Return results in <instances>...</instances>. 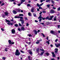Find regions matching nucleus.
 Returning a JSON list of instances; mask_svg holds the SVG:
<instances>
[{
  "label": "nucleus",
  "mask_w": 60,
  "mask_h": 60,
  "mask_svg": "<svg viewBox=\"0 0 60 60\" xmlns=\"http://www.w3.org/2000/svg\"><path fill=\"white\" fill-rule=\"evenodd\" d=\"M15 55L16 56H19L20 54V52H19V51L18 49H16V51L15 52Z\"/></svg>",
  "instance_id": "1"
},
{
  "label": "nucleus",
  "mask_w": 60,
  "mask_h": 60,
  "mask_svg": "<svg viewBox=\"0 0 60 60\" xmlns=\"http://www.w3.org/2000/svg\"><path fill=\"white\" fill-rule=\"evenodd\" d=\"M53 17H54V16L52 15L51 16L50 18L48 16L45 18V19H48V20H51L52 19V18Z\"/></svg>",
  "instance_id": "2"
},
{
  "label": "nucleus",
  "mask_w": 60,
  "mask_h": 60,
  "mask_svg": "<svg viewBox=\"0 0 60 60\" xmlns=\"http://www.w3.org/2000/svg\"><path fill=\"white\" fill-rule=\"evenodd\" d=\"M26 1V0H21V2L20 3V4H17V5L18 6H20V5H21V4H22L23 3V2H25Z\"/></svg>",
  "instance_id": "3"
},
{
  "label": "nucleus",
  "mask_w": 60,
  "mask_h": 60,
  "mask_svg": "<svg viewBox=\"0 0 60 60\" xmlns=\"http://www.w3.org/2000/svg\"><path fill=\"white\" fill-rule=\"evenodd\" d=\"M8 42L9 43V44H14V42H11V40H9L8 41Z\"/></svg>",
  "instance_id": "4"
},
{
  "label": "nucleus",
  "mask_w": 60,
  "mask_h": 60,
  "mask_svg": "<svg viewBox=\"0 0 60 60\" xmlns=\"http://www.w3.org/2000/svg\"><path fill=\"white\" fill-rule=\"evenodd\" d=\"M11 33L13 34H15L16 33L15 30L14 29H13L11 30Z\"/></svg>",
  "instance_id": "5"
},
{
  "label": "nucleus",
  "mask_w": 60,
  "mask_h": 60,
  "mask_svg": "<svg viewBox=\"0 0 60 60\" xmlns=\"http://www.w3.org/2000/svg\"><path fill=\"white\" fill-rule=\"evenodd\" d=\"M28 52L29 53H30V55L33 54V53H32V50H28Z\"/></svg>",
  "instance_id": "6"
},
{
  "label": "nucleus",
  "mask_w": 60,
  "mask_h": 60,
  "mask_svg": "<svg viewBox=\"0 0 60 60\" xmlns=\"http://www.w3.org/2000/svg\"><path fill=\"white\" fill-rule=\"evenodd\" d=\"M37 41L36 42V43L37 44H39L40 43V41H42L41 39L40 40H37Z\"/></svg>",
  "instance_id": "7"
},
{
  "label": "nucleus",
  "mask_w": 60,
  "mask_h": 60,
  "mask_svg": "<svg viewBox=\"0 0 60 60\" xmlns=\"http://www.w3.org/2000/svg\"><path fill=\"white\" fill-rule=\"evenodd\" d=\"M34 7H33L31 10V11L32 12H34Z\"/></svg>",
  "instance_id": "8"
},
{
  "label": "nucleus",
  "mask_w": 60,
  "mask_h": 60,
  "mask_svg": "<svg viewBox=\"0 0 60 60\" xmlns=\"http://www.w3.org/2000/svg\"><path fill=\"white\" fill-rule=\"evenodd\" d=\"M20 21H21V24L22 25H23V24H24V20H23L22 19H20Z\"/></svg>",
  "instance_id": "9"
},
{
  "label": "nucleus",
  "mask_w": 60,
  "mask_h": 60,
  "mask_svg": "<svg viewBox=\"0 0 60 60\" xmlns=\"http://www.w3.org/2000/svg\"><path fill=\"white\" fill-rule=\"evenodd\" d=\"M50 33L52 34L55 35V34H56V32L54 31H53L52 30H51L50 32Z\"/></svg>",
  "instance_id": "10"
},
{
  "label": "nucleus",
  "mask_w": 60,
  "mask_h": 60,
  "mask_svg": "<svg viewBox=\"0 0 60 60\" xmlns=\"http://www.w3.org/2000/svg\"><path fill=\"white\" fill-rule=\"evenodd\" d=\"M50 13H55V11L54 10L52 9L50 11Z\"/></svg>",
  "instance_id": "11"
},
{
  "label": "nucleus",
  "mask_w": 60,
  "mask_h": 60,
  "mask_svg": "<svg viewBox=\"0 0 60 60\" xmlns=\"http://www.w3.org/2000/svg\"><path fill=\"white\" fill-rule=\"evenodd\" d=\"M7 24L8 25H11V26H12L13 25V23H10V22H8L7 23Z\"/></svg>",
  "instance_id": "12"
},
{
  "label": "nucleus",
  "mask_w": 60,
  "mask_h": 60,
  "mask_svg": "<svg viewBox=\"0 0 60 60\" xmlns=\"http://www.w3.org/2000/svg\"><path fill=\"white\" fill-rule=\"evenodd\" d=\"M34 33H35V34H36H36H37V31H36V30H34Z\"/></svg>",
  "instance_id": "13"
},
{
  "label": "nucleus",
  "mask_w": 60,
  "mask_h": 60,
  "mask_svg": "<svg viewBox=\"0 0 60 60\" xmlns=\"http://www.w3.org/2000/svg\"><path fill=\"white\" fill-rule=\"evenodd\" d=\"M13 13H14V14H17V12L15 10H13Z\"/></svg>",
  "instance_id": "14"
},
{
  "label": "nucleus",
  "mask_w": 60,
  "mask_h": 60,
  "mask_svg": "<svg viewBox=\"0 0 60 60\" xmlns=\"http://www.w3.org/2000/svg\"><path fill=\"white\" fill-rule=\"evenodd\" d=\"M5 16H7L8 15V12H5Z\"/></svg>",
  "instance_id": "15"
},
{
  "label": "nucleus",
  "mask_w": 60,
  "mask_h": 60,
  "mask_svg": "<svg viewBox=\"0 0 60 60\" xmlns=\"http://www.w3.org/2000/svg\"><path fill=\"white\" fill-rule=\"evenodd\" d=\"M53 20L54 21H56V16L54 17V18L53 19Z\"/></svg>",
  "instance_id": "16"
},
{
  "label": "nucleus",
  "mask_w": 60,
  "mask_h": 60,
  "mask_svg": "<svg viewBox=\"0 0 60 60\" xmlns=\"http://www.w3.org/2000/svg\"><path fill=\"white\" fill-rule=\"evenodd\" d=\"M52 56L53 57H55V56L56 55H55V54L54 53L52 52Z\"/></svg>",
  "instance_id": "17"
},
{
  "label": "nucleus",
  "mask_w": 60,
  "mask_h": 60,
  "mask_svg": "<svg viewBox=\"0 0 60 60\" xmlns=\"http://www.w3.org/2000/svg\"><path fill=\"white\" fill-rule=\"evenodd\" d=\"M44 53V52H42L40 54V56H42Z\"/></svg>",
  "instance_id": "18"
},
{
  "label": "nucleus",
  "mask_w": 60,
  "mask_h": 60,
  "mask_svg": "<svg viewBox=\"0 0 60 60\" xmlns=\"http://www.w3.org/2000/svg\"><path fill=\"white\" fill-rule=\"evenodd\" d=\"M1 16L2 17H3V18H5V15L4 14H2L1 15Z\"/></svg>",
  "instance_id": "19"
},
{
  "label": "nucleus",
  "mask_w": 60,
  "mask_h": 60,
  "mask_svg": "<svg viewBox=\"0 0 60 60\" xmlns=\"http://www.w3.org/2000/svg\"><path fill=\"white\" fill-rule=\"evenodd\" d=\"M41 18H42V17H41V15H39V17L38 18V19H41Z\"/></svg>",
  "instance_id": "20"
},
{
  "label": "nucleus",
  "mask_w": 60,
  "mask_h": 60,
  "mask_svg": "<svg viewBox=\"0 0 60 60\" xmlns=\"http://www.w3.org/2000/svg\"><path fill=\"white\" fill-rule=\"evenodd\" d=\"M5 22L6 23L7 22H10V21L9 20H7V19H5Z\"/></svg>",
  "instance_id": "21"
},
{
  "label": "nucleus",
  "mask_w": 60,
  "mask_h": 60,
  "mask_svg": "<svg viewBox=\"0 0 60 60\" xmlns=\"http://www.w3.org/2000/svg\"><path fill=\"white\" fill-rule=\"evenodd\" d=\"M28 15L29 16H32V14L30 12H29L28 13Z\"/></svg>",
  "instance_id": "22"
},
{
  "label": "nucleus",
  "mask_w": 60,
  "mask_h": 60,
  "mask_svg": "<svg viewBox=\"0 0 60 60\" xmlns=\"http://www.w3.org/2000/svg\"><path fill=\"white\" fill-rule=\"evenodd\" d=\"M39 48H37L36 49V51L37 53H38L39 52Z\"/></svg>",
  "instance_id": "23"
},
{
  "label": "nucleus",
  "mask_w": 60,
  "mask_h": 60,
  "mask_svg": "<svg viewBox=\"0 0 60 60\" xmlns=\"http://www.w3.org/2000/svg\"><path fill=\"white\" fill-rule=\"evenodd\" d=\"M21 29L22 30V31H24L25 30V28L22 27L21 28Z\"/></svg>",
  "instance_id": "24"
},
{
  "label": "nucleus",
  "mask_w": 60,
  "mask_h": 60,
  "mask_svg": "<svg viewBox=\"0 0 60 60\" xmlns=\"http://www.w3.org/2000/svg\"><path fill=\"white\" fill-rule=\"evenodd\" d=\"M15 26V27H18V24H15L14 25Z\"/></svg>",
  "instance_id": "25"
},
{
  "label": "nucleus",
  "mask_w": 60,
  "mask_h": 60,
  "mask_svg": "<svg viewBox=\"0 0 60 60\" xmlns=\"http://www.w3.org/2000/svg\"><path fill=\"white\" fill-rule=\"evenodd\" d=\"M9 2H14V0H8Z\"/></svg>",
  "instance_id": "26"
},
{
  "label": "nucleus",
  "mask_w": 60,
  "mask_h": 60,
  "mask_svg": "<svg viewBox=\"0 0 60 60\" xmlns=\"http://www.w3.org/2000/svg\"><path fill=\"white\" fill-rule=\"evenodd\" d=\"M27 36H29V37H31V36H32V35H31L30 34H28L27 35Z\"/></svg>",
  "instance_id": "27"
},
{
  "label": "nucleus",
  "mask_w": 60,
  "mask_h": 60,
  "mask_svg": "<svg viewBox=\"0 0 60 60\" xmlns=\"http://www.w3.org/2000/svg\"><path fill=\"white\" fill-rule=\"evenodd\" d=\"M19 16H23L24 15L23 14H19Z\"/></svg>",
  "instance_id": "28"
},
{
  "label": "nucleus",
  "mask_w": 60,
  "mask_h": 60,
  "mask_svg": "<svg viewBox=\"0 0 60 60\" xmlns=\"http://www.w3.org/2000/svg\"><path fill=\"white\" fill-rule=\"evenodd\" d=\"M5 51L7 52V51H8V49H7V48H6L5 49Z\"/></svg>",
  "instance_id": "29"
},
{
  "label": "nucleus",
  "mask_w": 60,
  "mask_h": 60,
  "mask_svg": "<svg viewBox=\"0 0 60 60\" xmlns=\"http://www.w3.org/2000/svg\"><path fill=\"white\" fill-rule=\"evenodd\" d=\"M20 51L21 52V53H25V52L22 50H20Z\"/></svg>",
  "instance_id": "30"
},
{
  "label": "nucleus",
  "mask_w": 60,
  "mask_h": 60,
  "mask_svg": "<svg viewBox=\"0 0 60 60\" xmlns=\"http://www.w3.org/2000/svg\"><path fill=\"white\" fill-rule=\"evenodd\" d=\"M50 4H48L47 5V6L48 7V8H49V7H50Z\"/></svg>",
  "instance_id": "31"
},
{
  "label": "nucleus",
  "mask_w": 60,
  "mask_h": 60,
  "mask_svg": "<svg viewBox=\"0 0 60 60\" xmlns=\"http://www.w3.org/2000/svg\"><path fill=\"white\" fill-rule=\"evenodd\" d=\"M26 26H29V24H28V23H26Z\"/></svg>",
  "instance_id": "32"
},
{
  "label": "nucleus",
  "mask_w": 60,
  "mask_h": 60,
  "mask_svg": "<svg viewBox=\"0 0 60 60\" xmlns=\"http://www.w3.org/2000/svg\"><path fill=\"white\" fill-rule=\"evenodd\" d=\"M27 6L28 7H31V5H30L29 4H27Z\"/></svg>",
  "instance_id": "33"
},
{
  "label": "nucleus",
  "mask_w": 60,
  "mask_h": 60,
  "mask_svg": "<svg viewBox=\"0 0 60 60\" xmlns=\"http://www.w3.org/2000/svg\"><path fill=\"white\" fill-rule=\"evenodd\" d=\"M41 34L42 35H43V37H45V35H44V34H43L42 33H41Z\"/></svg>",
  "instance_id": "34"
},
{
  "label": "nucleus",
  "mask_w": 60,
  "mask_h": 60,
  "mask_svg": "<svg viewBox=\"0 0 60 60\" xmlns=\"http://www.w3.org/2000/svg\"><path fill=\"white\" fill-rule=\"evenodd\" d=\"M43 13H46V11L45 10H44L42 11Z\"/></svg>",
  "instance_id": "35"
},
{
  "label": "nucleus",
  "mask_w": 60,
  "mask_h": 60,
  "mask_svg": "<svg viewBox=\"0 0 60 60\" xmlns=\"http://www.w3.org/2000/svg\"><path fill=\"white\" fill-rule=\"evenodd\" d=\"M45 54L47 56H49V54L48 52H46Z\"/></svg>",
  "instance_id": "36"
},
{
  "label": "nucleus",
  "mask_w": 60,
  "mask_h": 60,
  "mask_svg": "<svg viewBox=\"0 0 60 60\" xmlns=\"http://www.w3.org/2000/svg\"><path fill=\"white\" fill-rule=\"evenodd\" d=\"M46 43H47V44L49 45V41H47Z\"/></svg>",
  "instance_id": "37"
},
{
  "label": "nucleus",
  "mask_w": 60,
  "mask_h": 60,
  "mask_svg": "<svg viewBox=\"0 0 60 60\" xmlns=\"http://www.w3.org/2000/svg\"><path fill=\"white\" fill-rule=\"evenodd\" d=\"M37 5L38 7H39V6H40V5H39V4L38 3H37Z\"/></svg>",
  "instance_id": "38"
},
{
  "label": "nucleus",
  "mask_w": 60,
  "mask_h": 60,
  "mask_svg": "<svg viewBox=\"0 0 60 60\" xmlns=\"http://www.w3.org/2000/svg\"><path fill=\"white\" fill-rule=\"evenodd\" d=\"M50 1V0H47L46 1V2H49Z\"/></svg>",
  "instance_id": "39"
},
{
  "label": "nucleus",
  "mask_w": 60,
  "mask_h": 60,
  "mask_svg": "<svg viewBox=\"0 0 60 60\" xmlns=\"http://www.w3.org/2000/svg\"><path fill=\"white\" fill-rule=\"evenodd\" d=\"M43 3H41V4L40 5V6H42V5H43Z\"/></svg>",
  "instance_id": "40"
},
{
  "label": "nucleus",
  "mask_w": 60,
  "mask_h": 60,
  "mask_svg": "<svg viewBox=\"0 0 60 60\" xmlns=\"http://www.w3.org/2000/svg\"><path fill=\"white\" fill-rule=\"evenodd\" d=\"M2 59H3V60H5L6 59V58L5 57H3L2 58Z\"/></svg>",
  "instance_id": "41"
},
{
  "label": "nucleus",
  "mask_w": 60,
  "mask_h": 60,
  "mask_svg": "<svg viewBox=\"0 0 60 60\" xmlns=\"http://www.w3.org/2000/svg\"><path fill=\"white\" fill-rule=\"evenodd\" d=\"M1 30L2 31H4V29L3 28H1Z\"/></svg>",
  "instance_id": "42"
},
{
  "label": "nucleus",
  "mask_w": 60,
  "mask_h": 60,
  "mask_svg": "<svg viewBox=\"0 0 60 60\" xmlns=\"http://www.w3.org/2000/svg\"><path fill=\"white\" fill-rule=\"evenodd\" d=\"M24 19H25V20H27V19H27V17H25L24 18Z\"/></svg>",
  "instance_id": "43"
},
{
  "label": "nucleus",
  "mask_w": 60,
  "mask_h": 60,
  "mask_svg": "<svg viewBox=\"0 0 60 60\" xmlns=\"http://www.w3.org/2000/svg\"><path fill=\"white\" fill-rule=\"evenodd\" d=\"M52 3L53 4H54V3H55V2H54V1H53L52 0Z\"/></svg>",
  "instance_id": "44"
},
{
  "label": "nucleus",
  "mask_w": 60,
  "mask_h": 60,
  "mask_svg": "<svg viewBox=\"0 0 60 60\" xmlns=\"http://www.w3.org/2000/svg\"><path fill=\"white\" fill-rule=\"evenodd\" d=\"M18 30L19 31H21V29H20V28L18 29Z\"/></svg>",
  "instance_id": "45"
},
{
  "label": "nucleus",
  "mask_w": 60,
  "mask_h": 60,
  "mask_svg": "<svg viewBox=\"0 0 60 60\" xmlns=\"http://www.w3.org/2000/svg\"><path fill=\"white\" fill-rule=\"evenodd\" d=\"M39 9H42V8L41 7L39 6Z\"/></svg>",
  "instance_id": "46"
},
{
  "label": "nucleus",
  "mask_w": 60,
  "mask_h": 60,
  "mask_svg": "<svg viewBox=\"0 0 60 60\" xmlns=\"http://www.w3.org/2000/svg\"><path fill=\"white\" fill-rule=\"evenodd\" d=\"M52 8H53V9H54V10H55V9H56V8H55V7H52Z\"/></svg>",
  "instance_id": "47"
},
{
  "label": "nucleus",
  "mask_w": 60,
  "mask_h": 60,
  "mask_svg": "<svg viewBox=\"0 0 60 60\" xmlns=\"http://www.w3.org/2000/svg\"><path fill=\"white\" fill-rule=\"evenodd\" d=\"M58 41V39H56L55 40V42H56L57 41Z\"/></svg>",
  "instance_id": "48"
},
{
  "label": "nucleus",
  "mask_w": 60,
  "mask_h": 60,
  "mask_svg": "<svg viewBox=\"0 0 60 60\" xmlns=\"http://www.w3.org/2000/svg\"><path fill=\"white\" fill-rule=\"evenodd\" d=\"M55 51H58V49L57 48H55Z\"/></svg>",
  "instance_id": "49"
},
{
  "label": "nucleus",
  "mask_w": 60,
  "mask_h": 60,
  "mask_svg": "<svg viewBox=\"0 0 60 60\" xmlns=\"http://www.w3.org/2000/svg\"><path fill=\"white\" fill-rule=\"evenodd\" d=\"M20 18L21 19H23V17H20Z\"/></svg>",
  "instance_id": "50"
},
{
  "label": "nucleus",
  "mask_w": 60,
  "mask_h": 60,
  "mask_svg": "<svg viewBox=\"0 0 60 60\" xmlns=\"http://www.w3.org/2000/svg\"><path fill=\"white\" fill-rule=\"evenodd\" d=\"M40 51H44V50L43 49H40Z\"/></svg>",
  "instance_id": "51"
},
{
  "label": "nucleus",
  "mask_w": 60,
  "mask_h": 60,
  "mask_svg": "<svg viewBox=\"0 0 60 60\" xmlns=\"http://www.w3.org/2000/svg\"><path fill=\"white\" fill-rule=\"evenodd\" d=\"M42 20H44L45 19H46L45 18H43V17H42Z\"/></svg>",
  "instance_id": "52"
},
{
  "label": "nucleus",
  "mask_w": 60,
  "mask_h": 60,
  "mask_svg": "<svg viewBox=\"0 0 60 60\" xmlns=\"http://www.w3.org/2000/svg\"><path fill=\"white\" fill-rule=\"evenodd\" d=\"M42 20V19L40 18V19L39 20V21H41Z\"/></svg>",
  "instance_id": "53"
},
{
  "label": "nucleus",
  "mask_w": 60,
  "mask_h": 60,
  "mask_svg": "<svg viewBox=\"0 0 60 60\" xmlns=\"http://www.w3.org/2000/svg\"><path fill=\"white\" fill-rule=\"evenodd\" d=\"M41 13H42V12H40V13H39V14L40 15H41Z\"/></svg>",
  "instance_id": "54"
},
{
  "label": "nucleus",
  "mask_w": 60,
  "mask_h": 60,
  "mask_svg": "<svg viewBox=\"0 0 60 60\" xmlns=\"http://www.w3.org/2000/svg\"><path fill=\"white\" fill-rule=\"evenodd\" d=\"M34 17H36V14H34Z\"/></svg>",
  "instance_id": "55"
},
{
  "label": "nucleus",
  "mask_w": 60,
  "mask_h": 60,
  "mask_svg": "<svg viewBox=\"0 0 60 60\" xmlns=\"http://www.w3.org/2000/svg\"><path fill=\"white\" fill-rule=\"evenodd\" d=\"M40 24H42V25H44V23H40Z\"/></svg>",
  "instance_id": "56"
},
{
  "label": "nucleus",
  "mask_w": 60,
  "mask_h": 60,
  "mask_svg": "<svg viewBox=\"0 0 60 60\" xmlns=\"http://www.w3.org/2000/svg\"><path fill=\"white\" fill-rule=\"evenodd\" d=\"M4 5V4L3 3L1 5V6H3V5Z\"/></svg>",
  "instance_id": "57"
},
{
  "label": "nucleus",
  "mask_w": 60,
  "mask_h": 60,
  "mask_svg": "<svg viewBox=\"0 0 60 60\" xmlns=\"http://www.w3.org/2000/svg\"><path fill=\"white\" fill-rule=\"evenodd\" d=\"M19 26H21V25L20 23H19Z\"/></svg>",
  "instance_id": "58"
},
{
  "label": "nucleus",
  "mask_w": 60,
  "mask_h": 60,
  "mask_svg": "<svg viewBox=\"0 0 60 60\" xmlns=\"http://www.w3.org/2000/svg\"><path fill=\"white\" fill-rule=\"evenodd\" d=\"M55 52L56 53H57L58 52V51H55Z\"/></svg>",
  "instance_id": "59"
},
{
  "label": "nucleus",
  "mask_w": 60,
  "mask_h": 60,
  "mask_svg": "<svg viewBox=\"0 0 60 60\" xmlns=\"http://www.w3.org/2000/svg\"><path fill=\"white\" fill-rule=\"evenodd\" d=\"M30 56H28V59H29V60H30Z\"/></svg>",
  "instance_id": "60"
},
{
  "label": "nucleus",
  "mask_w": 60,
  "mask_h": 60,
  "mask_svg": "<svg viewBox=\"0 0 60 60\" xmlns=\"http://www.w3.org/2000/svg\"><path fill=\"white\" fill-rule=\"evenodd\" d=\"M51 60H55V59L54 58L51 59Z\"/></svg>",
  "instance_id": "61"
},
{
  "label": "nucleus",
  "mask_w": 60,
  "mask_h": 60,
  "mask_svg": "<svg viewBox=\"0 0 60 60\" xmlns=\"http://www.w3.org/2000/svg\"><path fill=\"white\" fill-rule=\"evenodd\" d=\"M35 22H38V21L36 20H35Z\"/></svg>",
  "instance_id": "62"
},
{
  "label": "nucleus",
  "mask_w": 60,
  "mask_h": 60,
  "mask_svg": "<svg viewBox=\"0 0 60 60\" xmlns=\"http://www.w3.org/2000/svg\"><path fill=\"white\" fill-rule=\"evenodd\" d=\"M58 28H59V27H60V25H58Z\"/></svg>",
  "instance_id": "63"
},
{
  "label": "nucleus",
  "mask_w": 60,
  "mask_h": 60,
  "mask_svg": "<svg viewBox=\"0 0 60 60\" xmlns=\"http://www.w3.org/2000/svg\"><path fill=\"white\" fill-rule=\"evenodd\" d=\"M42 2H43V1L42 0H41L40 1V2L41 3H42Z\"/></svg>",
  "instance_id": "64"
}]
</instances>
